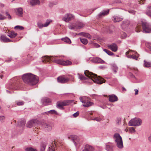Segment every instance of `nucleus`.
Wrapping results in <instances>:
<instances>
[{
    "mask_svg": "<svg viewBox=\"0 0 151 151\" xmlns=\"http://www.w3.org/2000/svg\"><path fill=\"white\" fill-rule=\"evenodd\" d=\"M70 28H74L75 27H77L80 28L86 27V26L85 24H84L83 22H78L76 23H73L71 24L70 25Z\"/></svg>",
    "mask_w": 151,
    "mask_h": 151,
    "instance_id": "10",
    "label": "nucleus"
},
{
    "mask_svg": "<svg viewBox=\"0 0 151 151\" xmlns=\"http://www.w3.org/2000/svg\"><path fill=\"white\" fill-rule=\"evenodd\" d=\"M113 139L116 143L117 147L119 148L122 149L123 147L122 138L119 133H115L114 135Z\"/></svg>",
    "mask_w": 151,
    "mask_h": 151,
    "instance_id": "4",
    "label": "nucleus"
},
{
    "mask_svg": "<svg viewBox=\"0 0 151 151\" xmlns=\"http://www.w3.org/2000/svg\"><path fill=\"white\" fill-rule=\"evenodd\" d=\"M111 68L113 72L116 73L118 69V68L117 65L114 64L111 65Z\"/></svg>",
    "mask_w": 151,
    "mask_h": 151,
    "instance_id": "26",
    "label": "nucleus"
},
{
    "mask_svg": "<svg viewBox=\"0 0 151 151\" xmlns=\"http://www.w3.org/2000/svg\"><path fill=\"white\" fill-rule=\"evenodd\" d=\"M37 24L38 27L40 28L44 27V24L40 21H39L37 22Z\"/></svg>",
    "mask_w": 151,
    "mask_h": 151,
    "instance_id": "39",
    "label": "nucleus"
},
{
    "mask_svg": "<svg viewBox=\"0 0 151 151\" xmlns=\"http://www.w3.org/2000/svg\"><path fill=\"white\" fill-rule=\"evenodd\" d=\"M0 40L1 42H10L12 40L8 38L6 36L3 35L0 37Z\"/></svg>",
    "mask_w": 151,
    "mask_h": 151,
    "instance_id": "18",
    "label": "nucleus"
},
{
    "mask_svg": "<svg viewBox=\"0 0 151 151\" xmlns=\"http://www.w3.org/2000/svg\"><path fill=\"white\" fill-rule=\"evenodd\" d=\"M79 78L81 80H85L87 79V78L84 77L83 75L78 73Z\"/></svg>",
    "mask_w": 151,
    "mask_h": 151,
    "instance_id": "40",
    "label": "nucleus"
},
{
    "mask_svg": "<svg viewBox=\"0 0 151 151\" xmlns=\"http://www.w3.org/2000/svg\"><path fill=\"white\" fill-rule=\"evenodd\" d=\"M127 37V34L124 32H122L121 34V38L122 39H125Z\"/></svg>",
    "mask_w": 151,
    "mask_h": 151,
    "instance_id": "44",
    "label": "nucleus"
},
{
    "mask_svg": "<svg viewBox=\"0 0 151 151\" xmlns=\"http://www.w3.org/2000/svg\"><path fill=\"white\" fill-rule=\"evenodd\" d=\"M134 91H135V94L137 95L138 94V90L137 89H135Z\"/></svg>",
    "mask_w": 151,
    "mask_h": 151,
    "instance_id": "59",
    "label": "nucleus"
},
{
    "mask_svg": "<svg viewBox=\"0 0 151 151\" xmlns=\"http://www.w3.org/2000/svg\"><path fill=\"white\" fill-rule=\"evenodd\" d=\"M147 9H151V6H148L147 7Z\"/></svg>",
    "mask_w": 151,
    "mask_h": 151,
    "instance_id": "63",
    "label": "nucleus"
},
{
    "mask_svg": "<svg viewBox=\"0 0 151 151\" xmlns=\"http://www.w3.org/2000/svg\"><path fill=\"white\" fill-rule=\"evenodd\" d=\"M23 9L22 8H18L17 9V15L20 17H22L23 12H22Z\"/></svg>",
    "mask_w": 151,
    "mask_h": 151,
    "instance_id": "29",
    "label": "nucleus"
},
{
    "mask_svg": "<svg viewBox=\"0 0 151 151\" xmlns=\"http://www.w3.org/2000/svg\"><path fill=\"white\" fill-rule=\"evenodd\" d=\"M43 126L48 131H51L52 129V124L45 123Z\"/></svg>",
    "mask_w": 151,
    "mask_h": 151,
    "instance_id": "21",
    "label": "nucleus"
},
{
    "mask_svg": "<svg viewBox=\"0 0 151 151\" xmlns=\"http://www.w3.org/2000/svg\"><path fill=\"white\" fill-rule=\"evenodd\" d=\"M142 28H151V24L145 21H142L141 23Z\"/></svg>",
    "mask_w": 151,
    "mask_h": 151,
    "instance_id": "19",
    "label": "nucleus"
},
{
    "mask_svg": "<svg viewBox=\"0 0 151 151\" xmlns=\"http://www.w3.org/2000/svg\"><path fill=\"white\" fill-rule=\"evenodd\" d=\"M144 65L145 67L147 68L151 67V63L146 61L145 60H144Z\"/></svg>",
    "mask_w": 151,
    "mask_h": 151,
    "instance_id": "33",
    "label": "nucleus"
},
{
    "mask_svg": "<svg viewBox=\"0 0 151 151\" xmlns=\"http://www.w3.org/2000/svg\"><path fill=\"white\" fill-rule=\"evenodd\" d=\"M102 31L105 34H110L112 33L113 31L111 29H102Z\"/></svg>",
    "mask_w": 151,
    "mask_h": 151,
    "instance_id": "28",
    "label": "nucleus"
},
{
    "mask_svg": "<svg viewBox=\"0 0 151 151\" xmlns=\"http://www.w3.org/2000/svg\"><path fill=\"white\" fill-rule=\"evenodd\" d=\"M6 15L7 17V18L9 19H12V17L9 13L6 11L5 12Z\"/></svg>",
    "mask_w": 151,
    "mask_h": 151,
    "instance_id": "46",
    "label": "nucleus"
},
{
    "mask_svg": "<svg viewBox=\"0 0 151 151\" xmlns=\"http://www.w3.org/2000/svg\"><path fill=\"white\" fill-rule=\"evenodd\" d=\"M116 122L117 124L119 125L121 122V119L120 118H118L116 120Z\"/></svg>",
    "mask_w": 151,
    "mask_h": 151,
    "instance_id": "47",
    "label": "nucleus"
},
{
    "mask_svg": "<svg viewBox=\"0 0 151 151\" xmlns=\"http://www.w3.org/2000/svg\"><path fill=\"white\" fill-rule=\"evenodd\" d=\"M138 2L140 4H143L145 3L144 0H139Z\"/></svg>",
    "mask_w": 151,
    "mask_h": 151,
    "instance_id": "56",
    "label": "nucleus"
},
{
    "mask_svg": "<svg viewBox=\"0 0 151 151\" xmlns=\"http://www.w3.org/2000/svg\"><path fill=\"white\" fill-rule=\"evenodd\" d=\"M43 114H46L47 115L50 114H56L58 115V112L54 110H52L48 111L47 112L42 113Z\"/></svg>",
    "mask_w": 151,
    "mask_h": 151,
    "instance_id": "22",
    "label": "nucleus"
},
{
    "mask_svg": "<svg viewBox=\"0 0 151 151\" xmlns=\"http://www.w3.org/2000/svg\"><path fill=\"white\" fill-rule=\"evenodd\" d=\"M107 47L112 51L116 52L118 50V46L117 45L114 43H113L111 45H109Z\"/></svg>",
    "mask_w": 151,
    "mask_h": 151,
    "instance_id": "12",
    "label": "nucleus"
},
{
    "mask_svg": "<svg viewBox=\"0 0 151 151\" xmlns=\"http://www.w3.org/2000/svg\"><path fill=\"white\" fill-rule=\"evenodd\" d=\"M109 100L111 102H114L118 100L117 97L114 95H111L109 96Z\"/></svg>",
    "mask_w": 151,
    "mask_h": 151,
    "instance_id": "20",
    "label": "nucleus"
},
{
    "mask_svg": "<svg viewBox=\"0 0 151 151\" xmlns=\"http://www.w3.org/2000/svg\"><path fill=\"white\" fill-rule=\"evenodd\" d=\"M46 147V145L45 143H42L41 145L40 151H44Z\"/></svg>",
    "mask_w": 151,
    "mask_h": 151,
    "instance_id": "37",
    "label": "nucleus"
},
{
    "mask_svg": "<svg viewBox=\"0 0 151 151\" xmlns=\"http://www.w3.org/2000/svg\"><path fill=\"white\" fill-rule=\"evenodd\" d=\"M106 149L107 151H113V148L114 146L112 143H107L106 144Z\"/></svg>",
    "mask_w": 151,
    "mask_h": 151,
    "instance_id": "13",
    "label": "nucleus"
},
{
    "mask_svg": "<svg viewBox=\"0 0 151 151\" xmlns=\"http://www.w3.org/2000/svg\"><path fill=\"white\" fill-rule=\"evenodd\" d=\"M25 150L26 151H37L36 149L32 147L27 148Z\"/></svg>",
    "mask_w": 151,
    "mask_h": 151,
    "instance_id": "42",
    "label": "nucleus"
},
{
    "mask_svg": "<svg viewBox=\"0 0 151 151\" xmlns=\"http://www.w3.org/2000/svg\"><path fill=\"white\" fill-rule=\"evenodd\" d=\"M129 22L128 21H124L122 22V25H128Z\"/></svg>",
    "mask_w": 151,
    "mask_h": 151,
    "instance_id": "48",
    "label": "nucleus"
},
{
    "mask_svg": "<svg viewBox=\"0 0 151 151\" xmlns=\"http://www.w3.org/2000/svg\"><path fill=\"white\" fill-rule=\"evenodd\" d=\"M109 10L108 9L107 10H104L102 12H100L97 16V18L98 19L101 18L103 16L107 15L109 13Z\"/></svg>",
    "mask_w": 151,
    "mask_h": 151,
    "instance_id": "14",
    "label": "nucleus"
},
{
    "mask_svg": "<svg viewBox=\"0 0 151 151\" xmlns=\"http://www.w3.org/2000/svg\"><path fill=\"white\" fill-rule=\"evenodd\" d=\"M31 4L32 6L38 5L40 4L39 0H31L30 1Z\"/></svg>",
    "mask_w": 151,
    "mask_h": 151,
    "instance_id": "27",
    "label": "nucleus"
},
{
    "mask_svg": "<svg viewBox=\"0 0 151 151\" xmlns=\"http://www.w3.org/2000/svg\"><path fill=\"white\" fill-rule=\"evenodd\" d=\"M73 18V16L70 14H67L63 18V20L66 22L71 20Z\"/></svg>",
    "mask_w": 151,
    "mask_h": 151,
    "instance_id": "15",
    "label": "nucleus"
},
{
    "mask_svg": "<svg viewBox=\"0 0 151 151\" xmlns=\"http://www.w3.org/2000/svg\"><path fill=\"white\" fill-rule=\"evenodd\" d=\"M91 61L92 62L95 63H100L102 64L104 63V61L98 57L93 58L92 59Z\"/></svg>",
    "mask_w": 151,
    "mask_h": 151,
    "instance_id": "17",
    "label": "nucleus"
},
{
    "mask_svg": "<svg viewBox=\"0 0 151 151\" xmlns=\"http://www.w3.org/2000/svg\"><path fill=\"white\" fill-rule=\"evenodd\" d=\"M53 146H52V147H53ZM51 150L52 151H55V150L54 149H53V147H52L51 149Z\"/></svg>",
    "mask_w": 151,
    "mask_h": 151,
    "instance_id": "62",
    "label": "nucleus"
},
{
    "mask_svg": "<svg viewBox=\"0 0 151 151\" xmlns=\"http://www.w3.org/2000/svg\"><path fill=\"white\" fill-rule=\"evenodd\" d=\"M6 18V17L4 16V15L0 14V20H4Z\"/></svg>",
    "mask_w": 151,
    "mask_h": 151,
    "instance_id": "54",
    "label": "nucleus"
},
{
    "mask_svg": "<svg viewBox=\"0 0 151 151\" xmlns=\"http://www.w3.org/2000/svg\"><path fill=\"white\" fill-rule=\"evenodd\" d=\"M58 82L61 83H68L70 81V78L63 75L58 77L57 78Z\"/></svg>",
    "mask_w": 151,
    "mask_h": 151,
    "instance_id": "9",
    "label": "nucleus"
},
{
    "mask_svg": "<svg viewBox=\"0 0 151 151\" xmlns=\"http://www.w3.org/2000/svg\"><path fill=\"white\" fill-rule=\"evenodd\" d=\"M53 6V4L52 3H50L49 4V6L50 7H52Z\"/></svg>",
    "mask_w": 151,
    "mask_h": 151,
    "instance_id": "64",
    "label": "nucleus"
},
{
    "mask_svg": "<svg viewBox=\"0 0 151 151\" xmlns=\"http://www.w3.org/2000/svg\"><path fill=\"white\" fill-rule=\"evenodd\" d=\"M123 18L119 16L114 15L112 17V19L114 22H118L121 21Z\"/></svg>",
    "mask_w": 151,
    "mask_h": 151,
    "instance_id": "16",
    "label": "nucleus"
},
{
    "mask_svg": "<svg viewBox=\"0 0 151 151\" xmlns=\"http://www.w3.org/2000/svg\"><path fill=\"white\" fill-rule=\"evenodd\" d=\"M81 35L85 37H87L89 39H91V36L88 33L85 32H81L80 33Z\"/></svg>",
    "mask_w": 151,
    "mask_h": 151,
    "instance_id": "32",
    "label": "nucleus"
},
{
    "mask_svg": "<svg viewBox=\"0 0 151 151\" xmlns=\"http://www.w3.org/2000/svg\"><path fill=\"white\" fill-rule=\"evenodd\" d=\"M17 35V33H15L13 31H12L9 32L8 34V35L12 38H14Z\"/></svg>",
    "mask_w": 151,
    "mask_h": 151,
    "instance_id": "25",
    "label": "nucleus"
},
{
    "mask_svg": "<svg viewBox=\"0 0 151 151\" xmlns=\"http://www.w3.org/2000/svg\"><path fill=\"white\" fill-rule=\"evenodd\" d=\"M148 140L151 143V134L148 138Z\"/></svg>",
    "mask_w": 151,
    "mask_h": 151,
    "instance_id": "60",
    "label": "nucleus"
},
{
    "mask_svg": "<svg viewBox=\"0 0 151 151\" xmlns=\"http://www.w3.org/2000/svg\"><path fill=\"white\" fill-rule=\"evenodd\" d=\"M129 58L135 59V60H137V58L135 55H129Z\"/></svg>",
    "mask_w": 151,
    "mask_h": 151,
    "instance_id": "49",
    "label": "nucleus"
},
{
    "mask_svg": "<svg viewBox=\"0 0 151 151\" xmlns=\"http://www.w3.org/2000/svg\"><path fill=\"white\" fill-rule=\"evenodd\" d=\"M68 78H70V80L71 81H74V78L71 75H69L68 76Z\"/></svg>",
    "mask_w": 151,
    "mask_h": 151,
    "instance_id": "53",
    "label": "nucleus"
},
{
    "mask_svg": "<svg viewBox=\"0 0 151 151\" xmlns=\"http://www.w3.org/2000/svg\"><path fill=\"white\" fill-rule=\"evenodd\" d=\"M52 21L51 20L47 19L46 20L45 22L44 23V27H47L50 23L52 22Z\"/></svg>",
    "mask_w": 151,
    "mask_h": 151,
    "instance_id": "34",
    "label": "nucleus"
},
{
    "mask_svg": "<svg viewBox=\"0 0 151 151\" xmlns=\"http://www.w3.org/2000/svg\"><path fill=\"white\" fill-rule=\"evenodd\" d=\"M61 39L64 42L70 44L71 42V41L70 39L67 37L63 38H62Z\"/></svg>",
    "mask_w": 151,
    "mask_h": 151,
    "instance_id": "31",
    "label": "nucleus"
},
{
    "mask_svg": "<svg viewBox=\"0 0 151 151\" xmlns=\"http://www.w3.org/2000/svg\"><path fill=\"white\" fill-rule=\"evenodd\" d=\"M142 32L144 33H150L151 32V29H143Z\"/></svg>",
    "mask_w": 151,
    "mask_h": 151,
    "instance_id": "41",
    "label": "nucleus"
},
{
    "mask_svg": "<svg viewBox=\"0 0 151 151\" xmlns=\"http://www.w3.org/2000/svg\"><path fill=\"white\" fill-rule=\"evenodd\" d=\"M135 31L137 32H140V29H135Z\"/></svg>",
    "mask_w": 151,
    "mask_h": 151,
    "instance_id": "61",
    "label": "nucleus"
},
{
    "mask_svg": "<svg viewBox=\"0 0 151 151\" xmlns=\"http://www.w3.org/2000/svg\"><path fill=\"white\" fill-rule=\"evenodd\" d=\"M15 103L17 106H22L23 105L24 103V102L22 101H15Z\"/></svg>",
    "mask_w": 151,
    "mask_h": 151,
    "instance_id": "35",
    "label": "nucleus"
},
{
    "mask_svg": "<svg viewBox=\"0 0 151 151\" xmlns=\"http://www.w3.org/2000/svg\"><path fill=\"white\" fill-rule=\"evenodd\" d=\"M38 121L36 119H32L28 121L26 124V126L29 128L36 127L38 125Z\"/></svg>",
    "mask_w": 151,
    "mask_h": 151,
    "instance_id": "8",
    "label": "nucleus"
},
{
    "mask_svg": "<svg viewBox=\"0 0 151 151\" xmlns=\"http://www.w3.org/2000/svg\"><path fill=\"white\" fill-rule=\"evenodd\" d=\"M130 13H131L133 14H135V12L134 10H130L128 11Z\"/></svg>",
    "mask_w": 151,
    "mask_h": 151,
    "instance_id": "58",
    "label": "nucleus"
},
{
    "mask_svg": "<svg viewBox=\"0 0 151 151\" xmlns=\"http://www.w3.org/2000/svg\"><path fill=\"white\" fill-rule=\"evenodd\" d=\"M80 101L83 103V106L85 107H88L92 106L93 103L90 101V98L85 96H82L80 97Z\"/></svg>",
    "mask_w": 151,
    "mask_h": 151,
    "instance_id": "5",
    "label": "nucleus"
},
{
    "mask_svg": "<svg viewBox=\"0 0 151 151\" xmlns=\"http://www.w3.org/2000/svg\"><path fill=\"white\" fill-rule=\"evenodd\" d=\"M14 28H24V27L22 26L17 25L15 26Z\"/></svg>",
    "mask_w": 151,
    "mask_h": 151,
    "instance_id": "55",
    "label": "nucleus"
},
{
    "mask_svg": "<svg viewBox=\"0 0 151 151\" xmlns=\"http://www.w3.org/2000/svg\"><path fill=\"white\" fill-rule=\"evenodd\" d=\"M85 75L91 79L94 83L101 84L105 82V80L102 78L88 70L85 71Z\"/></svg>",
    "mask_w": 151,
    "mask_h": 151,
    "instance_id": "3",
    "label": "nucleus"
},
{
    "mask_svg": "<svg viewBox=\"0 0 151 151\" xmlns=\"http://www.w3.org/2000/svg\"><path fill=\"white\" fill-rule=\"evenodd\" d=\"M129 130L130 132L132 133H134L135 132V130L134 127H130L129 128Z\"/></svg>",
    "mask_w": 151,
    "mask_h": 151,
    "instance_id": "51",
    "label": "nucleus"
},
{
    "mask_svg": "<svg viewBox=\"0 0 151 151\" xmlns=\"http://www.w3.org/2000/svg\"><path fill=\"white\" fill-rule=\"evenodd\" d=\"M92 120L94 121H96L97 122H100L102 120H103V119L100 118V117H96L92 119Z\"/></svg>",
    "mask_w": 151,
    "mask_h": 151,
    "instance_id": "43",
    "label": "nucleus"
},
{
    "mask_svg": "<svg viewBox=\"0 0 151 151\" xmlns=\"http://www.w3.org/2000/svg\"><path fill=\"white\" fill-rule=\"evenodd\" d=\"M80 39L81 42L84 44L86 45L88 42V41L86 39L80 38Z\"/></svg>",
    "mask_w": 151,
    "mask_h": 151,
    "instance_id": "36",
    "label": "nucleus"
},
{
    "mask_svg": "<svg viewBox=\"0 0 151 151\" xmlns=\"http://www.w3.org/2000/svg\"><path fill=\"white\" fill-rule=\"evenodd\" d=\"M146 14L151 17V10L147 9V11L146 12Z\"/></svg>",
    "mask_w": 151,
    "mask_h": 151,
    "instance_id": "45",
    "label": "nucleus"
},
{
    "mask_svg": "<svg viewBox=\"0 0 151 151\" xmlns=\"http://www.w3.org/2000/svg\"><path fill=\"white\" fill-rule=\"evenodd\" d=\"M18 125L20 126H24L26 123V121L24 119L21 120L18 122Z\"/></svg>",
    "mask_w": 151,
    "mask_h": 151,
    "instance_id": "30",
    "label": "nucleus"
},
{
    "mask_svg": "<svg viewBox=\"0 0 151 151\" xmlns=\"http://www.w3.org/2000/svg\"><path fill=\"white\" fill-rule=\"evenodd\" d=\"M41 60L43 63H46L51 60L53 62L63 65H69L72 64V62L68 60L64 61L61 59H56L55 57H49L48 56H45L42 58Z\"/></svg>",
    "mask_w": 151,
    "mask_h": 151,
    "instance_id": "1",
    "label": "nucleus"
},
{
    "mask_svg": "<svg viewBox=\"0 0 151 151\" xmlns=\"http://www.w3.org/2000/svg\"><path fill=\"white\" fill-rule=\"evenodd\" d=\"M42 102L44 105H47L51 102L50 100L47 98H43L42 100Z\"/></svg>",
    "mask_w": 151,
    "mask_h": 151,
    "instance_id": "24",
    "label": "nucleus"
},
{
    "mask_svg": "<svg viewBox=\"0 0 151 151\" xmlns=\"http://www.w3.org/2000/svg\"><path fill=\"white\" fill-rule=\"evenodd\" d=\"M94 148L91 146L86 145L85 146L84 150L82 151H93Z\"/></svg>",
    "mask_w": 151,
    "mask_h": 151,
    "instance_id": "23",
    "label": "nucleus"
},
{
    "mask_svg": "<svg viewBox=\"0 0 151 151\" xmlns=\"http://www.w3.org/2000/svg\"><path fill=\"white\" fill-rule=\"evenodd\" d=\"M68 138L73 142L75 146L78 144L79 142V139L78 137L76 135H71L69 136Z\"/></svg>",
    "mask_w": 151,
    "mask_h": 151,
    "instance_id": "11",
    "label": "nucleus"
},
{
    "mask_svg": "<svg viewBox=\"0 0 151 151\" xmlns=\"http://www.w3.org/2000/svg\"><path fill=\"white\" fill-rule=\"evenodd\" d=\"M103 50L107 53L109 55H113L114 54L111 52L109 50L106 49H104Z\"/></svg>",
    "mask_w": 151,
    "mask_h": 151,
    "instance_id": "38",
    "label": "nucleus"
},
{
    "mask_svg": "<svg viewBox=\"0 0 151 151\" xmlns=\"http://www.w3.org/2000/svg\"><path fill=\"white\" fill-rule=\"evenodd\" d=\"M141 119L138 118H135L131 119L129 122V126H137L140 125L142 124Z\"/></svg>",
    "mask_w": 151,
    "mask_h": 151,
    "instance_id": "6",
    "label": "nucleus"
},
{
    "mask_svg": "<svg viewBox=\"0 0 151 151\" xmlns=\"http://www.w3.org/2000/svg\"><path fill=\"white\" fill-rule=\"evenodd\" d=\"M72 102L70 100L59 101L56 103V107L57 108L60 109H63V106L68 105Z\"/></svg>",
    "mask_w": 151,
    "mask_h": 151,
    "instance_id": "7",
    "label": "nucleus"
},
{
    "mask_svg": "<svg viewBox=\"0 0 151 151\" xmlns=\"http://www.w3.org/2000/svg\"><path fill=\"white\" fill-rule=\"evenodd\" d=\"M93 45L94 46L96 47H99L100 46L99 45L96 43H94Z\"/></svg>",
    "mask_w": 151,
    "mask_h": 151,
    "instance_id": "57",
    "label": "nucleus"
},
{
    "mask_svg": "<svg viewBox=\"0 0 151 151\" xmlns=\"http://www.w3.org/2000/svg\"><path fill=\"white\" fill-rule=\"evenodd\" d=\"M79 114V111H77L76 113L73 114V116L74 117H77Z\"/></svg>",
    "mask_w": 151,
    "mask_h": 151,
    "instance_id": "50",
    "label": "nucleus"
},
{
    "mask_svg": "<svg viewBox=\"0 0 151 151\" xmlns=\"http://www.w3.org/2000/svg\"><path fill=\"white\" fill-rule=\"evenodd\" d=\"M22 79L25 83L30 86L36 85L38 82V78L31 73H27L22 76Z\"/></svg>",
    "mask_w": 151,
    "mask_h": 151,
    "instance_id": "2",
    "label": "nucleus"
},
{
    "mask_svg": "<svg viewBox=\"0 0 151 151\" xmlns=\"http://www.w3.org/2000/svg\"><path fill=\"white\" fill-rule=\"evenodd\" d=\"M5 119V117L4 116H0V121L1 122H4V121Z\"/></svg>",
    "mask_w": 151,
    "mask_h": 151,
    "instance_id": "52",
    "label": "nucleus"
}]
</instances>
